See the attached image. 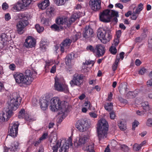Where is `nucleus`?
<instances>
[{"label":"nucleus","mask_w":152,"mask_h":152,"mask_svg":"<svg viewBox=\"0 0 152 152\" xmlns=\"http://www.w3.org/2000/svg\"><path fill=\"white\" fill-rule=\"evenodd\" d=\"M26 77L22 73H17L14 75V77L16 83L29 85L36 78L37 72L35 71L27 69L25 72Z\"/></svg>","instance_id":"nucleus-1"},{"label":"nucleus","mask_w":152,"mask_h":152,"mask_svg":"<svg viewBox=\"0 0 152 152\" xmlns=\"http://www.w3.org/2000/svg\"><path fill=\"white\" fill-rule=\"evenodd\" d=\"M108 129V124L104 119H101L98 122L97 132L99 140L101 141L107 137Z\"/></svg>","instance_id":"nucleus-2"},{"label":"nucleus","mask_w":152,"mask_h":152,"mask_svg":"<svg viewBox=\"0 0 152 152\" xmlns=\"http://www.w3.org/2000/svg\"><path fill=\"white\" fill-rule=\"evenodd\" d=\"M50 102V109L53 111H56L57 109L56 103L57 102V97H55L52 99L49 94L46 95L45 98L40 99L39 104L41 109L43 110H45L48 107L49 103Z\"/></svg>","instance_id":"nucleus-3"},{"label":"nucleus","mask_w":152,"mask_h":152,"mask_svg":"<svg viewBox=\"0 0 152 152\" xmlns=\"http://www.w3.org/2000/svg\"><path fill=\"white\" fill-rule=\"evenodd\" d=\"M72 136L68 138H61L58 141V148H60L59 152H68L69 147L72 146Z\"/></svg>","instance_id":"nucleus-4"},{"label":"nucleus","mask_w":152,"mask_h":152,"mask_svg":"<svg viewBox=\"0 0 152 152\" xmlns=\"http://www.w3.org/2000/svg\"><path fill=\"white\" fill-rule=\"evenodd\" d=\"M118 16V13L117 12L113 10L106 9L100 14L99 19L103 22L108 23L110 21L112 17H117Z\"/></svg>","instance_id":"nucleus-5"},{"label":"nucleus","mask_w":152,"mask_h":152,"mask_svg":"<svg viewBox=\"0 0 152 152\" xmlns=\"http://www.w3.org/2000/svg\"><path fill=\"white\" fill-rule=\"evenodd\" d=\"M97 36L98 39L104 44L109 42L112 38L111 31L109 29H98Z\"/></svg>","instance_id":"nucleus-6"},{"label":"nucleus","mask_w":152,"mask_h":152,"mask_svg":"<svg viewBox=\"0 0 152 152\" xmlns=\"http://www.w3.org/2000/svg\"><path fill=\"white\" fill-rule=\"evenodd\" d=\"M14 95L16 96L8 101L7 108H6L7 109H8L10 111H11L12 113L13 111L16 110L19 107L22 99L19 95L16 94H14Z\"/></svg>","instance_id":"nucleus-7"},{"label":"nucleus","mask_w":152,"mask_h":152,"mask_svg":"<svg viewBox=\"0 0 152 152\" xmlns=\"http://www.w3.org/2000/svg\"><path fill=\"white\" fill-rule=\"evenodd\" d=\"M89 139L88 134H83L77 138L76 141L74 142V145L76 148L82 146L88 141Z\"/></svg>","instance_id":"nucleus-8"},{"label":"nucleus","mask_w":152,"mask_h":152,"mask_svg":"<svg viewBox=\"0 0 152 152\" xmlns=\"http://www.w3.org/2000/svg\"><path fill=\"white\" fill-rule=\"evenodd\" d=\"M83 75L75 74L73 75L72 79L70 81L69 83L72 87L75 86H79L83 83Z\"/></svg>","instance_id":"nucleus-9"},{"label":"nucleus","mask_w":152,"mask_h":152,"mask_svg":"<svg viewBox=\"0 0 152 152\" xmlns=\"http://www.w3.org/2000/svg\"><path fill=\"white\" fill-rule=\"evenodd\" d=\"M58 91L67 94L69 93L68 86L66 83L63 78L60 80L58 79Z\"/></svg>","instance_id":"nucleus-10"},{"label":"nucleus","mask_w":152,"mask_h":152,"mask_svg":"<svg viewBox=\"0 0 152 152\" xmlns=\"http://www.w3.org/2000/svg\"><path fill=\"white\" fill-rule=\"evenodd\" d=\"M65 101H61L59 99L58 100V117H60L58 123H61L63 119L64 110L63 109L65 107Z\"/></svg>","instance_id":"nucleus-11"},{"label":"nucleus","mask_w":152,"mask_h":152,"mask_svg":"<svg viewBox=\"0 0 152 152\" xmlns=\"http://www.w3.org/2000/svg\"><path fill=\"white\" fill-rule=\"evenodd\" d=\"M22 2L21 3L18 2L17 4L14 5L13 7V10L18 11L24 9L31 4L32 0H22Z\"/></svg>","instance_id":"nucleus-12"},{"label":"nucleus","mask_w":152,"mask_h":152,"mask_svg":"<svg viewBox=\"0 0 152 152\" xmlns=\"http://www.w3.org/2000/svg\"><path fill=\"white\" fill-rule=\"evenodd\" d=\"M28 24V22L26 20L22 19L18 21L16 25L18 33L20 34H23L24 32V28Z\"/></svg>","instance_id":"nucleus-13"},{"label":"nucleus","mask_w":152,"mask_h":152,"mask_svg":"<svg viewBox=\"0 0 152 152\" xmlns=\"http://www.w3.org/2000/svg\"><path fill=\"white\" fill-rule=\"evenodd\" d=\"M89 7L91 10L95 12L99 11L101 8L100 0H90Z\"/></svg>","instance_id":"nucleus-14"},{"label":"nucleus","mask_w":152,"mask_h":152,"mask_svg":"<svg viewBox=\"0 0 152 152\" xmlns=\"http://www.w3.org/2000/svg\"><path fill=\"white\" fill-rule=\"evenodd\" d=\"M9 127L8 133L9 135L12 137H16L18 134V127L19 125L18 122L12 124Z\"/></svg>","instance_id":"nucleus-15"},{"label":"nucleus","mask_w":152,"mask_h":152,"mask_svg":"<svg viewBox=\"0 0 152 152\" xmlns=\"http://www.w3.org/2000/svg\"><path fill=\"white\" fill-rule=\"evenodd\" d=\"M36 44V40L31 36H29L26 39L24 45L27 48H32L35 46Z\"/></svg>","instance_id":"nucleus-16"},{"label":"nucleus","mask_w":152,"mask_h":152,"mask_svg":"<svg viewBox=\"0 0 152 152\" xmlns=\"http://www.w3.org/2000/svg\"><path fill=\"white\" fill-rule=\"evenodd\" d=\"M104 47L101 44H98L95 47V53L98 57L102 56L105 53Z\"/></svg>","instance_id":"nucleus-17"},{"label":"nucleus","mask_w":152,"mask_h":152,"mask_svg":"<svg viewBox=\"0 0 152 152\" xmlns=\"http://www.w3.org/2000/svg\"><path fill=\"white\" fill-rule=\"evenodd\" d=\"M13 114V113L11 111L6 109L5 110V112H3L0 114V119L3 122L7 121Z\"/></svg>","instance_id":"nucleus-18"},{"label":"nucleus","mask_w":152,"mask_h":152,"mask_svg":"<svg viewBox=\"0 0 152 152\" xmlns=\"http://www.w3.org/2000/svg\"><path fill=\"white\" fill-rule=\"evenodd\" d=\"M88 123L85 121L81 120L77 123L76 127L81 132H83L86 130Z\"/></svg>","instance_id":"nucleus-19"},{"label":"nucleus","mask_w":152,"mask_h":152,"mask_svg":"<svg viewBox=\"0 0 152 152\" xmlns=\"http://www.w3.org/2000/svg\"><path fill=\"white\" fill-rule=\"evenodd\" d=\"M80 13L79 12H73L72 13L69 21L67 23L68 25H70L77 19L80 17Z\"/></svg>","instance_id":"nucleus-20"},{"label":"nucleus","mask_w":152,"mask_h":152,"mask_svg":"<svg viewBox=\"0 0 152 152\" xmlns=\"http://www.w3.org/2000/svg\"><path fill=\"white\" fill-rule=\"evenodd\" d=\"M72 42L69 39H66L64 41L61 45V51L63 53L64 50L68 49L70 45Z\"/></svg>","instance_id":"nucleus-21"},{"label":"nucleus","mask_w":152,"mask_h":152,"mask_svg":"<svg viewBox=\"0 0 152 152\" xmlns=\"http://www.w3.org/2000/svg\"><path fill=\"white\" fill-rule=\"evenodd\" d=\"M8 40L7 36L5 34H2L0 37V49L7 44Z\"/></svg>","instance_id":"nucleus-22"},{"label":"nucleus","mask_w":152,"mask_h":152,"mask_svg":"<svg viewBox=\"0 0 152 152\" xmlns=\"http://www.w3.org/2000/svg\"><path fill=\"white\" fill-rule=\"evenodd\" d=\"M93 33V29L89 26H86L85 28L83 37L86 39H87L92 36Z\"/></svg>","instance_id":"nucleus-23"},{"label":"nucleus","mask_w":152,"mask_h":152,"mask_svg":"<svg viewBox=\"0 0 152 152\" xmlns=\"http://www.w3.org/2000/svg\"><path fill=\"white\" fill-rule=\"evenodd\" d=\"M94 143L93 142L89 143L87 144L86 146L83 147V149L87 152H95L94 150Z\"/></svg>","instance_id":"nucleus-24"},{"label":"nucleus","mask_w":152,"mask_h":152,"mask_svg":"<svg viewBox=\"0 0 152 152\" xmlns=\"http://www.w3.org/2000/svg\"><path fill=\"white\" fill-rule=\"evenodd\" d=\"M18 118H24L27 121H29V117L28 115L25 113V110L24 109H22L19 112Z\"/></svg>","instance_id":"nucleus-25"},{"label":"nucleus","mask_w":152,"mask_h":152,"mask_svg":"<svg viewBox=\"0 0 152 152\" xmlns=\"http://www.w3.org/2000/svg\"><path fill=\"white\" fill-rule=\"evenodd\" d=\"M83 64L84 66L86 65H89L90 64H92V66H93L94 64V61L88 60L86 61L85 63H83ZM89 68L88 67H86L85 66H83L82 71L84 72H87Z\"/></svg>","instance_id":"nucleus-26"},{"label":"nucleus","mask_w":152,"mask_h":152,"mask_svg":"<svg viewBox=\"0 0 152 152\" xmlns=\"http://www.w3.org/2000/svg\"><path fill=\"white\" fill-rule=\"evenodd\" d=\"M49 5L50 3L49 0H45L39 4L38 7L40 9L44 10Z\"/></svg>","instance_id":"nucleus-27"},{"label":"nucleus","mask_w":152,"mask_h":152,"mask_svg":"<svg viewBox=\"0 0 152 152\" xmlns=\"http://www.w3.org/2000/svg\"><path fill=\"white\" fill-rule=\"evenodd\" d=\"M141 106L145 112L148 111L151 109L148 102L147 101L142 102L141 103Z\"/></svg>","instance_id":"nucleus-28"},{"label":"nucleus","mask_w":152,"mask_h":152,"mask_svg":"<svg viewBox=\"0 0 152 152\" xmlns=\"http://www.w3.org/2000/svg\"><path fill=\"white\" fill-rule=\"evenodd\" d=\"M67 20V18H60L58 19V30L59 29V23L60 25L61 24L63 25L66 23V21ZM68 25V24H67ZM68 26H69L70 25H68Z\"/></svg>","instance_id":"nucleus-29"},{"label":"nucleus","mask_w":152,"mask_h":152,"mask_svg":"<svg viewBox=\"0 0 152 152\" xmlns=\"http://www.w3.org/2000/svg\"><path fill=\"white\" fill-rule=\"evenodd\" d=\"M81 37V34L80 32L76 33L75 35L71 37V42H75Z\"/></svg>","instance_id":"nucleus-30"},{"label":"nucleus","mask_w":152,"mask_h":152,"mask_svg":"<svg viewBox=\"0 0 152 152\" xmlns=\"http://www.w3.org/2000/svg\"><path fill=\"white\" fill-rule=\"evenodd\" d=\"M48 46V44L46 42L44 41H41L40 44V48L42 51H46Z\"/></svg>","instance_id":"nucleus-31"},{"label":"nucleus","mask_w":152,"mask_h":152,"mask_svg":"<svg viewBox=\"0 0 152 152\" xmlns=\"http://www.w3.org/2000/svg\"><path fill=\"white\" fill-rule=\"evenodd\" d=\"M19 144L18 142H14L12 144L11 147L10 148L12 151H15L18 148Z\"/></svg>","instance_id":"nucleus-32"},{"label":"nucleus","mask_w":152,"mask_h":152,"mask_svg":"<svg viewBox=\"0 0 152 152\" xmlns=\"http://www.w3.org/2000/svg\"><path fill=\"white\" fill-rule=\"evenodd\" d=\"M113 104L112 103H107L104 106L105 110L108 111H110L113 109Z\"/></svg>","instance_id":"nucleus-33"},{"label":"nucleus","mask_w":152,"mask_h":152,"mask_svg":"<svg viewBox=\"0 0 152 152\" xmlns=\"http://www.w3.org/2000/svg\"><path fill=\"white\" fill-rule=\"evenodd\" d=\"M118 125L119 128L121 130L124 131L126 129V126L124 124L122 123V121H120Z\"/></svg>","instance_id":"nucleus-34"},{"label":"nucleus","mask_w":152,"mask_h":152,"mask_svg":"<svg viewBox=\"0 0 152 152\" xmlns=\"http://www.w3.org/2000/svg\"><path fill=\"white\" fill-rule=\"evenodd\" d=\"M49 22L48 20L44 18H42L41 20V23L42 24L46 26L49 25Z\"/></svg>","instance_id":"nucleus-35"},{"label":"nucleus","mask_w":152,"mask_h":152,"mask_svg":"<svg viewBox=\"0 0 152 152\" xmlns=\"http://www.w3.org/2000/svg\"><path fill=\"white\" fill-rule=\"evenodd\" d=\"M35 27L37 31L39 33L41 32L44 30V27L42 26H40L39 24H36Z\"/></svg>","instance_id":"nucleus-36"},{"label":"nucleus","mask_w":152,"mask_h":152,"mask_svg":"<svg viewBox=\"0 0 152 152\" xmlns=\"http://www.w3.org/2000/svg\"><path fill=\"white\" fill-rule=\"evenodd\" d=\"M121 148L125 152H128L129 150V148L124 144L120 145Z\"/></svg>","instance_id":"nucleus-37"},{"label":"nucleus","mask_w":152,"mask_h":152,"mask_svg":"<svg viewBox=\"0 0 152 152\" xmlns=\"http://www.w3.org/2000/svg\"><path fill=\"white\" fill-rule=\"evenodd\" d=\"M109 50L111 53L112 54H115L117 53V50L116 47L112 45L110 47Z\"/></svg>","instance_id":"nucleus-38"},{"label":"nucleus","mask_w":152,"mask_h":152,"mask_svg":"<svg viewBox=\"0 0 152 152\" xmlns=\"http://www.w3.org/2000/svg\"><path fill=\"white\" fill-rule=\"evenodd\" d=\"M140 145L137 143H135L133 146V150L135 151H138L140 150L141 148Z\"/></svg>","instance_id":"nucleus-39"},{"label":"nucleus","mask_w":152,"mask_h":152,"mask_svg":"<svg viewBox=\"0 0 152 152\" xmlns=\"http://www.w3.org/2000/svg\"><path fill=\"white\" fill-rule=\"evenodd\" d=\"M54 142H55V145H54V142L51 143L50 145L52 147L53 152H57V141H54Z\"/></svg>","instance_id":"nucleus-40"},{"label":"nucleus","mask_w":152,"mask_h":152,"mask_svg":"<svg viewBox=\"0 0 152 152\" xmlns=\"http://www.w3.org/2000/svg\"><path fill=\"white\" fill-rule=\"evenodd\" d=\"M84 105L88 109H91V105L89 101H85L84 103Z\"/></svg>","instance_id":"nucleus-41"},{"label":"nucleus","mask_w":152,"mask_h":152,"mask_svg":"<svg viewBox=\"0 0 152 152\" xmlns=\"http://www.w3.org/2000/svg\"><path fill=\"white\" fill-rule=\"evenodd\" d=\"M119 39H118V38H115L113 40V42L112 44V45L114 46L115 47H116L117 46L119 42Z\"/></svg>","instance_id":"nucleus-42"},{"label":"nucleus","mask_w":152,"mask_h":152,"mask_svg":"<svg viewBox=\"0 0 152 152\" xmlns=\"http://www.w3.org/2000/svg\"><path fill=\"white\" fill-rule=\"evenodd\" d=\"M86 49L87 50H90L93 52L94 53H95V47L94 48L91 45H88L86 47Z\"/></svg>","instance_id":"nucleus-43"},{"label":"nucleus","mask_w":152,"mask_h":152,"mask_svg":"<svg viewBox=\"0 0 152 152\" xmlns=\"http://www.w3.org/2000/svg\"><path fill=\"white\" fill-rule=\"evenodd\" d=\"M18 17L20 19L24 18L23 19L24 20H26V19H27L28 18L27 16L26 15L22 13L19 14L18 15Z\"/></svg>","instance_id":"nucleus-44"},{"label":"nucleus","mask_w":152,"mask_h":152,"mask_svg":"<svg viewBox=\"0 0 152 152\" xmlns=\"http://www.w3.org/2000/svg\"><path fill=\"white\" fill-rule=\"evenodd\" d=\"M16 64L19 66H22L23 64V60L21 59H18L16 60Z\"/></svg>","instance_id":"nucleus-45"},{"label":"nucleus","mask_w":152,"mask_h":152,"mask_svg":"<svg viewBox=\"0 0 152 152\" xmlns=\"http://www.w3.org/2000/svg\"><path fill=\"white\" fill-rule=\"evenodd\" d=\"M134 93L133 92L129 91L126 94V96L129 98H132L134 96Z\"/></svg>","instance_id":"nucleus-46"},{"label":"nucleus","mask_w":152,"mask_h":152,"mask_svg":"<svg viewBox=\"0 0 152 152\" xmlns=\"http://www.w3.org/2000/svg\"><path fill=\"white\" fill-rule=\"evenodd\" d=\"M139 124V122L137 121H135L133 122V124H132V129L133 130H135V128Z\"/></svg>","instance_id":"nucleus-47"},{"label":"nucleus","mask_w":152,"mask_h":152,"mask_svg":"<svg viewBox=\"0 0 152 152\" xmlns=\"http://www.w3.org/2000/svg\"><path fill=\"white\" fill-rule=\"evenodd\" d=\"M140 28V26L139 24H135L134 26L132 27L131 29L135 31L136 29L137 30H139Z\"/></svg>","instance_id":"nucleus-48"},{"label":"nucleus","mask_w":152,"mask_h":152,"mask_svg":"<svg viewBox=\"0 0 152 152\" xmlns=\"http://www.w3.org/2000/svg\"><path fill=\"white\" fill-rule=\"evenodd\" d=\"M75 54L73 53H71L68 54L66 57V58L68 59L72 60L74 58Z\"/></svg>","instance_id":"nucleus-49"},{"label":"nucleus","mask_w":152,"mask_h":152,"mask_svg":"<svg viewBox=\"0 0 152 152\" xmlns=\"http://www.w3.org/2000/svg\"><path fill=\"white\" fill-rule=\"evenodd\" d=\"M146 124L148 126H152V118H149L148 119Z\"/></svg>","instance_id":"nucleus-50"},{"label":"nucleus","mask_w":152,"mask_h":152,"mask_svg":"<svg viewBox=\"0 0 152 152\" xmlns=\"http://www.w3.org/2000/svg\"><path fill=\"white\" fill-rule=\"evenodd\" d=\"M110 117L111 119H113L115 117V112L112 111L110 113Z\"/></svg>","instance_id":"nucleus-51"},{"label":"nucleus","mask_w":152,"mask_h":152,"mask_svg":"<svg viewBox=\"0 0 152 152\" xmlns=\"http://www.w3.org/2000/svg\"><path fill=\"white\" fill-rule=\"evenodd\" d=\"M57 76H56L55 78V83L53 86V89L55 90H57V80L56 78Z\"/></svg>","instance_id":"nucleus-52"},{"label":"nucleus","mask_w":152,"mask_h":152,"mask_svg":"<svg viewBox=\"0 0 152 152\" xmlns=\"http://www.w3.org/2000/svg\"><path fill=\"white\" fill-rule=\"evenodd\" d=\"M146 71V69H145L144 68H142L140 69L139 71V74L142 75L144 74Z\"/></svg>","instance_id":"nucleus-53"},{"label":"nucleus","mask_w":152,"mask_h":152,"mask_svg":"<svg viewBox=\"0 0 152 152\" xmlns=\"http://www.w3.org/2000/svg\"><path fill=\"white\" fill-rule=\"evenodd\" d=\"M50 28L52 30L56 31H57V25L56 24H54L51 26Z\"/></svg>","instance_id":"nucleus-54"},{"label":"nucleus","mask_w":152,"mask_h":152,"mask_svg":"<svg viewBox=\"0 0 152 152\" xmlns=\"http://www.w3.org/2000/svg\"><path fill=\"white\" fill-rule=\"evenodd\" d=\"M138 16V15L137 14L134 12H133L131 17V18L132 20H136L137 19Z\"/></svg>","instance_id":"nucleus-55"},{"label":"nucleus","mask_w":152,"mask_h":152,"mask_svg":"<svg viewBox=\"0 0 152 152\" xmlns=\"http://www.w3.org/2000/svg\"><path fill=\"white\" fill-rule=\"evenodd\" d=\"M41 140L39 139L38 140H35L34 141L32 144L34 145L35 146H37L41 142Z\"/></svg>","instance_id":"nucleus-56"},{"label":"nucleus","mask_w":152,"mask_h":152,"mask_svg":"<svg viewBox=\"0 0 152 152\" xmlns=\"http://www.w3.org/2000/svg\"><path fill=\"white\" fill-rule=\"evenodd\" d=\"M65 63L67 65H70L71 64V60L66 58L65 59Z\"/></svg>","instance_id":"nucleus-57"},{"label":"nucleus","mask_w":152,"mask_h":152,"mask_svg":"<svg viewBox=\"0 0 152 152\" xmlns=\"http://www.w3.org/2000/svg\"><path fill=\"white\" fill-rule=\"evenodd\" d=\"M115 6L116 7H118L121 9H123L124 6L121 3H118L115 4Z\"/></svg>","instance_id":"nucleus-58"},{"label":"nucleus","mask_w":152,"mask_h":152,"mask_svg":"<svg viewBox=\"0 0 152 152\" xmlns=\"http://www.w3.org/2000/svg\"><path fill=\"white\" fill-rule=\"evenodd\" d=\"M121 34V30H118L116 32V37L115 38H120Z\"/></svg>","instance_id":"nucleus-59"},{"label":"nucleus","mask_w":152,"mask_h":152,"mask_svg":"<svg viewBox=\"0 0 152 152\" xmlns=\"http://www.w3.org/2000/svg\"><path fill=\"white\" fill-rule=\"evenodd\" d=\"M56 70V65H54L51 68L50 72L51 73H55Z\"/></svg>","instance_id":"nucleus-60"},{"label":"nucleus","mask_w":152,"mask_h":152,"mask_svg":"<svg viewBox=\"0 0 152 152\" xmlns=\"http://www.w3.org/2000/svg\"><path fill=\"white\" fill-rule=\"evenodd\" d=\"M89 114L91 117L94 118H96L97 116L96 114L93 112H90Z\"/></svg>","instance_id":"nucleus-61"},{"label":"nucleus","mask_w":152,"mask_h":152,"mask_svg":"<svg viewBox=\"0 0 152 152\" xmlns=\"http://www.w3.org/2000/svg\"><path fill=\"white\" fill-rule=\"evenodd\" d=\"M2 7L4 10H5L8 8V6L6 3H4L2 5Z\"/></svg>","instance_id":"nucleus-62"},{"label":"nucleus","mask_w":152,"mask_h":152,"mask_svg":"<svg viewBox=\"0 0 152 152\" xmlns=\"http://www.w3.org/2000/svg\"><path fill=\"white\" fill-rule=\"evenodd\" d=\"M11 18V17L9 13H7L5 15V20L8 21Z\"/></svg>","instance_id":"nucleus-63"},{"label":"nucleus","mask_w":152,"mask_h":152,"mask_svg":"<svg viewBox=\"0 0 152 152\" xmlns=\"http://www.w3.org/2000/svg\"><path fill=\"white\" fill-rule=\"evenodd\" d=\"M147 85L148 86H152V78H151L147 81Z\"/></svg>","instance_id":"nucleus-64"}]
</instances>
